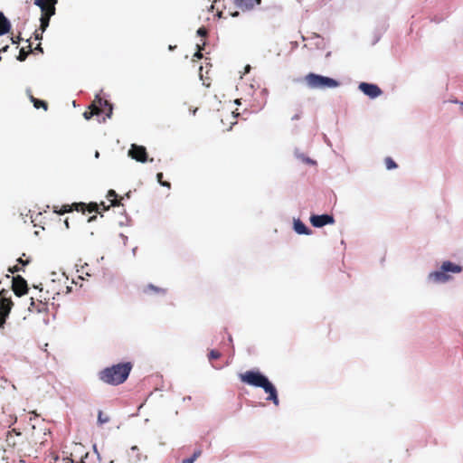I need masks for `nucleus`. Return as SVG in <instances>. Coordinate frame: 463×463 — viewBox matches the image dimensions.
<instances>
[{
	"instance_id": "nucleus-1",
	"label": "nucleus",
	"mask_w": 463,
	"mask_h": 463,
	"mask_svg": "<svg viewBox=\"0 0 463 463\" xmlns=\"http://www.w3.org/2000/svg\"><path fill=\"white\" fill-rule=\"evenodd\" d=\"M241 382L255 387H260L268 393L267 401L272 402L276 406L279 405V397L275 386L269 379L259 371H246L240 374Z\"/></svg>"
},
{
	"instance_id": "nucleus-2",
	"label": "nucleus",
	"mask_w": 463,
	"mask_h": 463,
	"mask_svg": "<svg viewBox=\"0 0 463 463\" xmlns=\"http://www.w3.org/2000/svg\"><path fill=\"white\" fill-rule=\"evenodd\" d=\"M131 369V363H120L101 370L99 373V378L105 383L110 385H118L123 383L128 379Z\"/></svg>"
},
{
	"instance_id": "nucleus-3",
	"label": "nucleus",
	"mask_w": 463,
	"mask_h": 463,
	"mask_svg": "<svg viewBox=\"0 0 463 463\" xmlns=\"http://www.w3.org/2000/svg\"><path fill=\"white\" fill-rule=\"evenodd\" d=\"M113 111L112 104H110L107 99H104L99 95H96L92 103L89 106L88 110L83 113V117L85 119L89 120L93 116H100L105 115L102 121H105L106 118H111Z\"/></svg>"
},
{
	"instance_id": "nucleus-4",
	"label": "nucleus",
	"mask_w": 463,
	"mask_h": 463,
	"mask_svg": "<svg viewBox=\"0 0 463 463\" xmlns=\"http://www.w3.org/2000/svg\"><path fill=\"white\" fill-rule=\"evenodd\" d=\"M58 0H34V5L41 9V29L46 30L50 24V19L55 14Z\"/></svg>"
},
{
	"instance_id": "nucleus-5",
	"label": "nucleus",
	"mask_w": 463,
	"mask_h": 463,
	"mask_svg": "<svg viewBox=\"0 0 463 463\" xmlns=\"http://www.w3.org/2000/svg\"><path fill=\"white\" fill-rule=\"evenodd\" d=\"M305 81L311 89H334L339 86L337 80L313 72L305 76Z\"/></svg>"
},
{
	"instance_id": "nucleus-6",
	"label": "nucleus",
	"mask_w": 463,
	"mask_h": 463,
	"mask_svg": "<svg viewBox=\"0 0 463 463\" xmlns=\"http://www.w3.org/2000/svg\"><path fill=\"white\" fill-rule=\"evenodd\" d=\"M81 212L84 213L85 212L92 213L99 211V205L97 203H74L71 205L64 204L61 209H58V206H53V212L58 214H63L65 213H70L71 211Z\"/></svg>"
},
{
	"instance_id": "nucleus-7",
	"label": "nucleus",
	"mask_w": 463,
	"mask_h": 463,
	"mask_svg": "<svg viewBox=\"0 0 463 463\" xmlns=\"http://www.w3.org/2000/svg\"><path fill=\"white\" fill-rule=\"evenodd\" d=\"M8 291L2 289L0 291V327L5 324V320L13 307V302L10 298H7Z\"/></svg>"
},
{
	"instance_id": "nucleus-8",
	"label": "nucleus",
	"mask_w": 463,
	"mask_h": 463,
	"mask_svg": "<svg viewBox=\"0 0 463 463\" xmlns=\"http://www.w3.org/2000/svg\"><path fill=\"white\" fill-rule=\"evenodd\" d=\"M47 303H48V298H43L42 295H40L39 298H36V299L33 297H32L31 298V306L28 307V310L31 313L46 312L48 310Z\"/></svg>"
},
{
	"instance_id": "nucleus-9",
	"label": "nucleus",
	"mask_w": 463,
	"mask_h": 463,
	"mask_svg": "<svg viewBox=\"0 0 463 463\" xmlns=\"http://www.w3.org/2000/svg\"><path fill=\"white\" fill-rule=\"evenodd\" d=\"M12 289L14 293L18 296H24L28 291V285L26 280L20 275L13 278Z\"/></svg>"
},
{
	"instance_id": "nucleus-10",
	"label": "nucleus",
	"mask_w": 463,
	"mask_h": 463,
	"mask_svg": "<svg viewBox=\"0 0 463 463\" xmlns=\"http://www.w3.org/2000/svg\"><path fill=\"white\" fill-rule=\"evenodd\" d=\"M128 156L141 163H145L147 160L146 149L143 146L133 144L128 150Z\"/></svg>"
},
{
	"instance_id": "nucleus-11",
	"label": "nucleus",
	"mask_w": 463,
	"mask_h": 463,
	"mask_svg": "<svg viewBox=\"0 0 463 463\" xmlns=\"http://www.w3.org/2000/svg\"><path fill=\"white\" fill-rule=\"evenodd\" d=\"M358 89L371 99H375L383 93L382 90L377 85L367 82H361Z\"/></svg>"
},
{
	"instance_id": "nucleus-12",
	"label": "nucleus",
	"mask_w": 463,
	"mask_h": 463,
	"mask_svg": "<svg viewBox=\"0 0 463 463\" xmlns=\"http://www.w3.org/2000/svg\"><path fill=\"white\" fill-rule=\"evenodd\" d=\"M310 222L314 227L320 228L327 224L335 223V219L329 214L312 215Z\"/></svg>"
},
{
	"instance_id": "nucleus-13",
	"label": "nucleus",
	"mask_w": 463,
	"mask_h": 463,
	"mask_svg": "<svg viewBox=\"0 0 463 463\" xmlns=\"http://www.w3.org/2000/svg\"><path fill=\"white\" fill-rule=\"evenodd\" d=\"M450 276L448 275L441 268L439 270L431 272L429 275V279L437 283H444L450 279Z\"/></svg>"
},
{
	"instance_id": "nucleus-14",
	"label": "nucleus",
	"mask_w": 463,
	"mask_h": 463,
	"mask_svg": "<svg viewBox=\"0 0 463 463\" xmlns=\"http://www.w3.org/2000/svg\"><path fill=\"white\" fill-rule=\"evenodd\" d=\"M236 6L241 10H251L260 5L261 0H233Z\"/></svg>"
},
{
	"instance_id": "nucleus-15",
	"label": "nucleus",
	"mask_w": 463,
	"mask_h": 463,
	"mask_svg": "<svg viewBox=\"0 0 463 463\" xmlns=\"http://www.w3.org/2000/svg\"><path fill=\"white\" fill-rule=\"evenodd\" d=\"M144 294H156V295H165L166 293V289L164 288L154 286L153 284H149L146 286L142 289Z\"/></svg>"
},
{
	"instance_id": "nucleus-16",
	"label": "nucleus",
	"mask_w": 463,
	"mask_h": 463,
	"mask_svg": "<svg viewBox=\"0 0 463 463\" xmlns=\"http://www.w3.org/2000/svg\"><path fill=\"white\" fill-rule=\"evenodd\" d=\"M441 269L447 272L459 273L462 271V267L458 264H454L450 261H444L441 265Z\"/></svg>"
},
{
	"instance_id": "nucleus-17",
	"label": "nucleus",
	"mask_w": 463,
	"mask_h": 463,
	"mask_svg": "<svg viewBox=\"0 0 463 463\" xmlns=\"http://www.w3.org/2000/svg\"><path fill=\"white\" fill-rule=\"evenodd\" d=\"M11 29V24L5 14L0 12V35L7 33Z\"/></svg>"
},
{
	"instance_id": "nucleus-18",
	"label": "nucleus",
	"mask_w": 463,
	"mask_h": 463,
	"mask_svg": "<svg viewBox=\"0 0 463 463\" xmlns=\"http://www.w3.org/2000/svg\"><path fill=\"white\" fill-rule=\"evenodd\" d=\"M294 229L296 232H298V234L308 235L311 233V231L300 220H296L294 222Z\"/></svg>"
},
{
	"instance_id": "nucleus-19",
	"label": "nucleus",
	"mask_w": 463,
	"mask_h": 463,
	"mask_svg": "<svg viewBox=\"0 0 463 463\" xmlns=\"http://www.w3.org/2000/svg\"><path fill=\"white\" fill-rule=\"evenodd\" d=\"M107 198L110 200L111 203L110 205L111 206H119L121 204V199H118V194L117 193L110 189L109 192H108V194H107Z\"/></svg>"
},
{
	"instance_id": "nucleus-20",
	"label": "nucleus",
	"mask_w": 463,
	"mask_h": 463,
	"mask_svg": "<svg viewBox=\"0 0 463 463\" xmlns=\"http://www.w3.org/2000/svg\"><path fill=\"white\" fill-rule=\"evenodd\" d=\"M30 99L33 103L35 109L43 108L44 110L48 109V104L46 101L38 99L32 95L30 96Z\"/></svg>"
},
{
	"instance_id": "nucleus-21",
	"label": "nucleus",
	"mask_w": 463,
	"mask_h": 463,
	"mask_svg": "<svg viewBox=\"0 0 463 463\" xmlns=\"http://www.w3.org/2000/svg\"><path fill=\"white\" fill-rule=\"evenodd\" d=\"M110 420V418L109 415L105 414L102 411H99L98 412V423L99 425H103L105 423H108Z\"/></svg>"
},
{
	"instance_id": "nucleus-22",
	"label": "nucleus",
	"mask_w": 463,
	"mask_h": 463,
	"mask_svg": "<svg viewBox=\"0 0 463 463\" xmlns=\"http://www.w3.org/2000/svg\"><path fill=\"white\" fill-rule=\"evenodd\" d=\"M29 51H25L24 48H22L19 52V54L17 56V60L20 61H24L26 60L27 56L30 52H32L31 44H29Z\"/></svg>"
},
{
	"instance_id": "nucleus-23",
	"label": "nucleus",
	"mask_w": 463,
	"mask_h": 463,
	"mask_svg": "<svg viewBox=\"0 0 463 463\" xmlns=\"http://www.w3.org/2000/svg\"><path fill=\"white\" fill-rule=\"evenodd\" d=\"M221 357V353L217 350H211L208 354L209 361L216 360Z\"/></svg>"
},
{
	"instance_id": "nucleus-24",
	"label": "nucleus",
	"mask_w": 463,
	"mask_h": 463,
	"mask_svg": "<svg viewBox=\"0 0 463 463\" xmlns=\"http://www.w3.org/2000/svg\"><path fill=\"white\" fill-rule=\"evenodd\" d=\"M201 453H202V451H201V450H196V451H194V454H193V456H192L191 458H186V459L183 460V462H182V463H187V462H188V463H194V460H195L198 457H200V456H201Z\"/></svg>"
},
{
	"instance_id": "nucleus-25",
	"label": "nucleus",
	"mask_w": 463,
	"mask_h": 463,
	"mask_svg": "<svg viewBox=\"0 0 463 463\" xmlns=\"http://www.w3.org/2000/svg\"><path fill=\"white\" fill-rule=\"evenodd\" d=\"M384 162H385L386 168L389 170L394 169L397 167L396 163L391 157H386Z\"/></svg>"
},
{
	"instance_id": "nucleus-26",
	"label": "nucleus",
	"mask_w": 463,
	"mask_h": 463,
	"mask_svg": "<svg viewBox=\"0 0 463 463\" xmlns=\"http://www.w3.org/2000/svg\"><path fill=\"white\" fill-rule=\"evenodd\" d=\"M156 179L161 185L170 188V183L163 181V173H157Z\"/></svg>"
},
{
	"instance_id": "nucleus-27",
	"label": "nucleus",
	"mask_w": 463,
	"mask_h": 463,
	"mask_svg": "<svg viewBox=\"0 0 463 463\" xmlns=\"http://www.w3.org/2000/svg\"><path fill=\"white\" fill-rule=\"evenodd\" d=\"M197 47H198V50L194 53V57L196 59H202L203 58V54H202L203 47H201L199 44H197Z\"/></svg>"
},
{
	"instance_id": "nucleus-28",
	"label": "nucleus",
	"mask_w": 463,
	"mask_h": 463,
	"mask_svg": "<svg viewBox=\"0 0 463 463\" xmlns=\"http://www.w3.org/2000/svg\"><path fill=\"white\" fill-rule=\"evenodd\" d=\"M197 34L202 36V37H205L207 35V30L206 28L204 27H200L198 30H197Z\"/></svg>"
},
{
	"instance_id": "nucleus-29",
	"label": "nucleus",
	"mask_w": 463,
	"mask_h": 463,
	"mask_svg": "<svg viewBox=\"0 0 463 463\" xmlns=\"http://www.w3.org/2000/svg\"><path fill=\"white\" fill-rule=\"evenodd\" d=\"M40 30H41V33H39L38 31L34 32V38L36 40H41L43 38V33L44 31H43L41 28H40Z\"/></svg>"
},
{
	"instance_id": "nucleus-30",
	"label": "nucleus",
	"mask_w": 463,
	"mask_h": 463,
	"mask_svg": "<svg viewBox=\"0 0 463 463\" xmlns=\"http://www.w3.org/2000/svg\"><path fill=\"white\" fill-rule=\"evenodd\" d=\"M20 270V268L18 266H14L13 268L9 269V271L12 273L18 272Z\"/></svg>"
},
{
	"instance_id": "nucleus-31",
	"label": "nucleus",
	"mask_w": 463,
	"mask_h": 463,
	"mask_svg": "<svg viewBox=\"0 0 463 463\" xmlns=\"http://www.w3.org/2000/svg\"><path fill=\"white\" fill-rule=\"evenodd\" d=\"M17 261H18L19 263L23 264V265H26V264H28V263H29V260H23L22 258H19V259L17 260Z\"/></svg>"
},
{
	"instance_id": "nucleus-32",
	"label": "nucleus",
	"mask_w": 463,
	"mask_h": 463,
	"mask_svg": "<svg viewBox=\"0 0 463 463\" xmlns=\"http://www.w3.org/2000/svg\"><path fill=\"white\" fill-rule=\"evenodd\" d=\"M35 50H36V51H38V52H42V53L43 52V48H42L41 43H39V44L35 47Z\"/></svg>"
},
{
	"instance_id": "nucleus-33",
	"label": "nucleus",
	"mask_w": 463,
	"mask_h": 463,
	"mask_svg": "<svg viewBox=\"0 0 463 463\" xmlns=\"http://www.w3.org/2000/svg\"><path fill=\"white\" fill-rule=\"evenodd\" d=\"M20 40H21L20 36H17L16 38H12L13 43H18Z\"/></svg>"
},
{
	"instance_id": "nucleus-34",
	"label": "nucleus",
	"mask_w": 463,
	"mask_h": 463,
	"mask_svg": "<svg viewBox=\"0 0 463 463\" xmlns=\"http://www.w3.org/2000/svg\"><path fill=\"white\" fill-rule=\"evenodd\" d=\"M96 218H97V216H96V215H93V216H91V217H90V218H89L88 222H91L95 221V220H96Z\"/></svg>"
},
{
	"instance_id": "nucleus-35",
	"label": "nucleus",
	"mask_w": 463,
	"mask_h": 463,
	"mask_svg": "<svg viewBox=\"0 0 463 463\" xmlns=\"http://www.w3.org/2000/svg\"><path fill=\"white\" fill-rule=\"evenodd\" d=\"M300 118V115L298 114H296L295 116L292 117V120H298Z\"/></svg>"
},
{
	"instance_id": "nucleus-36",
	"label": "nucleus",
	"mask_w": 463,
	"mask_h": 463,
	"mask_svg": "<svg viewBox=\"0 0 463 463\" xmlns=\"http://www.w3.org/2000/svg\"><path fill=\"white\" fill-rule=\"evenodd\" d=\"M101 205L103 206V210L106 211V210H109V206H105V203L102 202L101 203Z\"/></svg>"
},
{
	"instance_id": "nucleus-37",
	"label": "nucleus",
	"mask_w": 463,
	"mask_h": 463,
	"mask_svg": "<svg viewBox=\"0 0 463 463\" xmlns=\"http://www.w3.org/2000/svg\"><path fill=\"white\" fill-rule=\"evenodd\" d=\"M65 225H66L67 228H69V222H68L67 220L65 221Z\"/></svg>"
},
{
	"instance_id": "nucleus-38",
	"label": "nucleus",
	"mask_w": 463,
	"mask_h": 463,
	"mask_svg": "<svg viewBox=\"0 0 463 463\" xmlns=\"http://www.w3.org/2000/svg\"><path fill=\"white\" fill-rule=\"evenodd\" d=\"M229 341H230L231 343L232 342V336H231V335L229 336Z\"/></svg>"
}]
</instances>
